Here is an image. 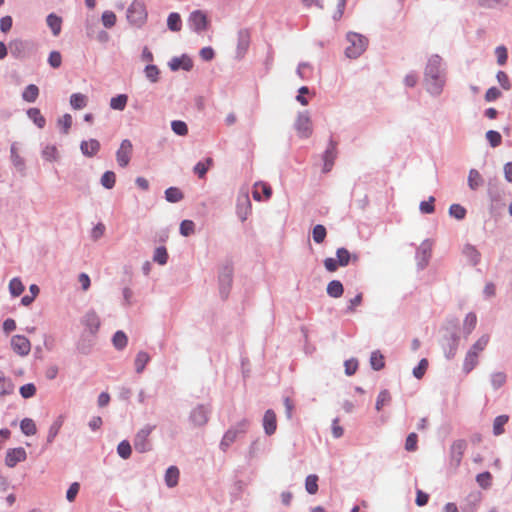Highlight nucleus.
Returning <instances> with one entry per match:
<instances>
[{"mask_svg":"<svg viewBox=\"0 0 512 512\" xmlns=\"http://www.w3.org/2000/svg\"><path fill=\"white\" fill-rule=\"evenodd\" d=\"M424 84L427 92L432 96H439L445 85V74L442 68V58L438 54L432 55L424 71Z\"/></svg>","mask_w":512,"mask_h":512,"instance_id":"nucleus-1","label":"nucleus"},{"mask_svg":"<svg viewBox=\"0 0 512 512\" xmlns=\"http://www.w3.org/2000/svg\"><path fill=\"white\" fill-rule=\"evenodd\" d=\"M347 41L350 43L345 49L346 57L350 59H357L367 49L368 39L362 34L356 32H349L346 35Z\"/></svg>","mask_w":512,"mask_h":512,"instance_id":"nucleus-2","label":"nucleus"},{"mask_svg":"<svg viewBox=\"0 0 512 512\" xmlns=\"http://www.w3.org/2000/svg\"><path fill=\"white\" fill-rule=\"evenodd\" d=\"M352 253L345 247H340L336 250L335 258H326L323 261L324 267L328 272H335L339 267H346L351 262Z\"/></svg>","mask_w":512,"mask_h":512,"instance_id":"nucleus-3","label":"nucleus"},{"mask_svg":"<svg viewBox=\"0 0 512 512\" xmlns=\"http://www.w3.org/2000/svg\"><path fill=\"white\" fill-rule=\"evenodd\" d=\"M147 18V12L142 0H134L127 10L128 21L137 27L144 24Z\"/></svg>","mask_w":512,"mask_h":512,"instance_id":"nucleus-4","label":"nucleus"},{"mask_svg":"<svg viewBox=\"0 0 512 512\" xmlns=\"http://www.w3.org/2000/svg\"><path fill=\"white\" fill-rule=\"evenodd\" d=\"M250 43L251 35L249 30L246 28L240 29L236 37V48L233 55V59L236 61L242 60L245 57L246 53L248 52Z\"/></svg>","mask_w":512,"mask_h":512,"instance_id":"nucleus-5","label":"nucleus"},{"mask_svg":"<svg viewBox=\"0 0 512 512\" xmlns=\"http://www.w3.org/2000/svg\"><path fill=\"white\" fill-rule=\"evenodd\" d=\"M460 336L457 332V321L453 324V330L449 332L443 339L442 347L445 353V357L450 360L456 355Z\"/></svg>","mask_w":512,"mask_h":512,"instance_id":"nucleus-6","label":"nucleus"},{"mask_svg":"<svg viewBox=\"0 0 512 512\" xmlns=\"http://www.w3.org/2000/svg\"><path fill=\"white\" fill-rule=\"evenodd\" d=\"M155 429L154 425H145L135 435L133 444L136 451L145 453L151 450V443L148 440L149 435Z\"/></svg>","mask_w":512,"mask_h":512,"instance_id":"nucleus-7","label":"nucleus"},{"mask_svg":"<svg viewBox=\"0 0 512 512\" xmlns=\"http://www.w3.org/2000/svg\"><path fill=\"white\" fill-rule=\"evenodd\" d=\"M337 145H338V142L336 140H334L333 137L331 136L328 141V146L322 155V159L324 162V164H323V172L324 173L330 172L334 165V162H335V159H336L337 153H338Z\"/></svg>","mask_w":512,"mask_h":512,"instance_id":"nucleus-8","label":"nucleus"},{"mask_svg":"<svg viewBox=\"0 0 512 512\" xmlns=\"http://www.w3.org/2000/svg\"><path fill=\"white\" fill-rule=\"evenodd\" d=\"M294 127L301 138H309L312 135L311 119L307 112L298 114Z\"/></svg>","mask_w":512,"mask_h":512,"instance_id":"nucleus-9","label":"nucleus"},{"mask_svg":"<svg viewBox=\"0 0 512 512\" xmlns=\"http://www.w3.org/2000/svg\"><path fill=\"white\" fill-rule=\"evenodd\" d=\"M81 323L86 327L90 336L95 337L100 328V317L95 310H88L83 316Z\"/></svg>","mask_w":512,"mask_h":512,"instance_id":"nucleus-10","label":"nucleus"},{"mask_svg":"<svg viewBox=\"0 0 512 512\" xmlns=\"http://www.w3.org/2000/svg\"><path fill=\"white\" fill-rule=\"evenodd\" d=\"M189 27L200 34L207 28V16L200 10L193 11L188 18Z\"/></svg>","mask_w":512,"mask_h":512,"instance_id":"nucleus-11","label":"nucleus"},{"mask_svg":"<svg viewBox=\"0 0 512 512\" xmlns=\"http://www.w3.org/2000/svg\"><path fill=\"white\" fill-rule=\"evenodd\" d=\"M251 209L252 204L248 193L245 192L240 194L237 198L236 214L242 222H244L248 218V215L251 213Z\"/></svg>","mask_w":512,"mask_h":512,"instance_id":"nucleus-12","label":"nucleus"},{"mask_svg":"<svg viewBox=\"0 0 512 512\" xmlns=\"http://www.w3.org/2000/svg\"><path fill=\"white\" fill-rule=\"evenodd\" d=\"M133 145L129 139H124L116 152V160L120 167H126L131 158Z\"/></svg>","mask_w":512,"mask_h":512,"instance_id":"nucleus-13","label":"nucleus"},{"mask_svg":"<svg viewBox=\"0 0 512 512\" xmlns=\"http://www.w3.org/2000/svg\"><path fill=\"white\" fill-rule=\"evenodd\" d=\"M11 347L15 353L23 357L30 353L31 343L23 335H14L11 338Z\"/></svg>","mask_w":512,"mask_h":512,"instance_id":"nucleus-14","label":"nucleus"},{"mask_svg":"<svg viewBox=\"0 0 512 512\" xmlns=\"http://www.w3.org/2000/svg\"><path fill=\"white\" fill-rule=\"evenodd\" d=\"M432 243L429 239L424 240L418 247L416 252V258L418 260V267L422 270L429 262L431 257Z\"/></svg>","mask_w":512,"mask_h":512,"instance_id":"nucleus-15","label":"nucleus"},{"mask_svg":"<svg viewBox=\"0 0 512 512\" xmlns=\"http://www.w3.org/2000/svg\"><path fill=\"white\" fill-rule=\"evenodd\" d=\"M27 453L24 448H12L8 449L5 456V464L9 468L15 467L19 462L25 461Z\"/></svg>","mask_w":512,"mask_h":512,"instance_id":"nucleus-16","label":"nucleus"},{"mask_svg":"<svg viewBox=\"0 0 512 512\" xmlns=\"http://www.w3.org/2000/svg\"><path fill=\"white\" fill-rule=\"evenodd\" d=\"M263 428L265 434L268 436L273 435L277 429V418L274 410L268 409L265 411L263 416Z\"/></svg>","mask_w":512,"mask_h":512,"instance_id":"nucleus-17","label":"nucleus"},{"mask_svg":"<svg viewBox=\"0 0 512 512\" xmlns=\"http://www.w3.org/2000/svg\"><path fill=\"white\" fill-rule=\"evenodd\" d=\"M252 195L256 201H261L262 198L268 200L272 196V188L268 183L257 182L254 184Z\"/></svg>","mask_w":512,"mask_h":512,"instance_id":"nucleus-18","label":"nucleus"},{"mask_svg":"<svg viewBox=\"0 0 512 512\" xmlns=\"http://www.w3.org/2000/svg\"><path fill=\"white\" fill-rule=\"evenodd\" d=\"M168 65L172 71H177L179 69L190 71L193 67V62L189 56L184 54L181 57H173L169 61Z\"/></svg>","mask_w":512,"mask_h":512,"instance_id":"nucleus-19","label":"nucleus"},{"mask_svg":"<svg viewBox=\"0 0 512 512\" xmlns=\"http://www.w3.org/2000/svg\"><path fill=\"white\" fill-rule=\"evenodd\" d=\"M503 196L504 191L502 189H500L497 185H492L491 183L489 184L488 197L491 202V209L505 205L503 202Z\"/></svg>","mask_w":512,"mask_h":512,"instance_id":"nucleus-20","label":"nucleus"},{"mask_svg":"<svg viewBox=\"0 0 512 512\" xmlns=\"http://www.w3.org/2000/svg\"><path fill=\"white\" fill-rule=\"evenodd\" d=\"M190 420L194 425L202 426L208 421V409L204 405L195 407L190 414Z\"/></svg>","mask_w":512,"mask_h":512,"instance_id":"nucleus-21","label":"nucleus"},{"mask_svg":"<svg viewBox=\"0 0 512 512\" xmlns=\"http://www.w3.org/2000/svg\"><path fill=\"white\" fill-rule=\"evenodd\" d=\"M10 160L15 169L22 175L25 174L26 164L23 157H21L17 150V143H12L10 146Z\"/></svg>","mask_w":512,"mask_h":512,"instance_id":"nucleus-22","label":"nucleus"},{"mask_svg":"<svg viewBox=\"0 0 512 512\" xmlns=\"http://www.w3.org/2000/svg\"><path fill=\"white\" fill-rule=\"evenodd\" d=\"M100 142L96 139L84 140L80 143V150L86 157L95 156L100 150Z\"/></svg>","mask_w":512,"mask_h":512,"instance_id":"nucleus-23","label":"nucleus"},{"mask_svg":"<svg viewBox=\"0 0 512 512\" xmlns=\"http://www.w3.org/2000/svg\"><path fill=\"white\" fill-rule=\"evenodd\" d=\"M462 254L472 266L478 265L481 261V253L472 244H465L462 249Z\"/></svg>","mask_w":512,"mask_h":512,"instance_id":"nucleus-24","label":"nucleus"},{"mask_svg":"<svg viewBox=\"0 0 512 512\" xmlns=\"http://www.w3.org/2000/svg\"><path fill=\"white\" fill-rule=\"evenodd\" d=\"M466 446H467V444L464 440H457L451 445V448H450L451 459H452V461H454L456 463V465L460 464V462L462 460V456L466 449Z\"/></svg>","mask_w":512,"mask_h":512,"instance_id":"nucleus-25","label":"nucleus"},{"mask_svg":"<svg viewBox=\"0 0 512 512\" xmlns=\"http://www.w3.org/2000/svg\"><path fill=\"white\" fill-rule=\"evenodd\" d=\"M180 471L176 466H170L167 468L164 476L165 484L169 488L177 486L179 481Z\"/></svg>","mask_w":512,"mask_h":512,"instance_id":"nucleus-26","label":"nucleus"},{"mask_svg":"<svg viewBox=\"0 0 512 512\" xmlns=\"http://www.w3.org/2000/svg\"><path fill=\"white\" fill-rule=\"evenodd\" d=\"M63 423H64V416L59 415L56 418V420L49 427L48 435H47V439H46V445H49L54 441V439L58 435Z\"/></svg>","mask_w":512,"mask_h":512,"instance_id":"nucleus-27","label":"nucleus"},{"mask_svg":"<svg viewBox=\"0 0 512 512\" xmlns=\"http://www.w3.org/2000/svg\"><path fill=\"white\" fill-rule=\"evenodd\" d=\"M478 364V354L474 352V350H468L466 353L464 362H463V371L468 374L470 373Z\"/></svg>","mask_w":512,"mask_h":512,"instance_id":"nucleus-28","label":"nucleus"},{"mask_svg":"<svg viewBox=\"0 0 512 512\" xmlns=\"http://www.w3.org/2000/svg\"><path fill=\"white\" fill-rule=\"evenodd\" d=\"M46 23L48 27L51 29L52 34L54 36H58L61 32L62 27V18L57 16L54 13H51L46 18Z\"/></svg>","mask_w":512,"mask_h":512,"instance_id":"nucleus-29","label":"nucleus"},{"mask_svg":"<svg viewBox=\"0 0 512 512\" xmlns=\"http://www.w3.org/2000/svg\"><path fill=\"white\" fill-rule=\"evenodd\" d=\"M327 294L332 298H339L344 293V287L341 281L332 280L328 283L326 288Z\"/></svg>","mask_w":512,"mask_h":512,"instance_id":"nucleus-30","label":"nucleus"},{"mask_svg":"<svg viewBox=\"0 0 512 512\" xmlns=\"http://www.w3.org/2000/svg\"><path fill=\"white\" fill-rule=\"evenodd\" d=\"M88 104V97L82 93H73L70 96V105L75 110L83 109Z\"/></svg>","mask_w":512,"mask_h":512,"instance_id":"nucleus-31","label":"nucleus"},{"mask_svg":"<svg viewBox=\"0 0 512 512\" xmlns=\"http://www.w3.org/2000/svg\"><path fill=\"white\" fill-rule=\"evenodd\" d=\"M150 361V356L145 351H139L136 355L134 365L136 373L140 374L144 371L146 365Z\"/></svg>","mask_w":512,"mask_h":512,"instance_id":"nucleus-32","label":"nucleus"},{"mask_svg":"<svg viewBox=\"0 0 512 512\" xmlns=\"http://www.w3.org/2000/svg\"><path fill=\"white\" fill-rule=\"evenodd\" d=\"M371 368L375 371H380L385 367V360L383 354L379 351H373L370 356Z\"/></svg>","mask_w":512,"mask_h":512,"instance_id":"nucleus-33","label":"nucleus"},{"mask_svg":"<svg viewBox=\"0 0 512 512\" xmlns=\"http://www.w3.org/2000/svg\"><path fill=\"white\" fill-rule=\"evenodd\" d=\"M483 184V178L476 169H471L468 175V186L471 190H477Z\"/></svg>","mask_w":512,"mask_h":512,"instance_id":"nucleus-34","label":"nucleus"},{"mask_svg":"<svg viewBox=\"0 0 512 512\" xmlns=\"http://www.w3.org/2000/svg\"><path fill=\"white\" fill-rule=\"evenodd\" d=\"M509 421V416L506 414L499 415L494 419L493 422V434L500 436L504 433V426Z\"/></svg>","mask_w":512,"mask_h":512,"instance_id":"nucleus-35","label":"nucleus"},{"mask_svg":"<svg viewBox=\"0 0 512 512\" xmlns=\"http://www.w3.org/2000/svg\"><path fill=\"white\" fill-rule=\"evenodd\" d=\"M183 198V192L177 187H169L165 190V199L170 203H177Z\"/></svg>","mask_w":512,"mask_h":512,"instance_id":"nucleus-36","label":"nucleus"},{"mask_svg":"<svg viewBox=\"0 0 512 512\" xmlns=\"http://www.w3.org/2000/svg\"><path fill=\"white\" fill-rule=\"evenodd\" d=\"M128 96L126 94H119L110 99V108L117 111H123L127 105Z\"/></svg>","mask_w":512,"mask_h":512,"instance_id":"nucleus-37","label":"nucleus"},{"mask_svg":"<svg viewBox=\"0 0 512 512\" xmlns=\"http://www.w3.org/2000/svg\"><path fill=\"white\" fill-rule=\"evenodd\" d=\"M14 385L12 381L7 378L2 371H0V396H6L13 392Z\"/></svg>","mask_w":512,"mask_h":512,"instance_id":"nucleus-38","label":"nucleus"},{"mask_svg":"<svg viewBox=\"0 0 512 512\" xmlns=\"http://www.w3.org/2000/svg\"><path fill=\"white\" fill-rule=\"evenodd\" d=\"M38 95L39 88L34 84H30L24 89L22 93V98L26 102L33 103L38 98Z\"/></svg>","mask_w":512,"mask_h":512,"instance_id":"nucleus-39","label":"nucleus"},{"mask_svg":"<svg viewBox=\"0 0 512 512\" xmlns=\"http://www.w3.org/2000/svg\"><path fill=\"white\" fill-rule=\"evenodd\" d=\"M144 74L146 79L151 83H157L159 81L160 70L156 65H146L144 68Z\"/></svg>","mask_w":512,"mask_h":512,"instance_id":"nucleus-40","label":"nucleus"},{"mask_svg":"<svg viewBox=\"0 0 512 512\" xmlns=\"http://www.w3.org/2000/svg\"><path fill=\"white\" fill-rule=\"evenodd\" d=\"M27 116L31 119L35 125L39 128H43L46 124L45 118L41 115L38 108H30L27 110Z\"/></svg>","mask_w":512,"mask_h":512,"instance_id":"nucleus-41","label":"nucleus"},{"mask_svg":"<svg viewBox=\"0 0 512 512\" xmlns=\"http://www.w3.org/2000/svg\"><path fill=\"white\" fill-rule=\"evenodd\" d=\"M478 5L486 9L504 8L509 5V0H478Z\"/></svg>","mask_w":512,"mask_h":512,"instance_id":"nucleus-42","label":"nucleus"},{"mask_svg":"<svg viewBox=\"0 0 512 512\" xmlns=\"http://www.w3.org/2000/svg\"><path fill=\"white\" fill-rule=\"evenodd\" d=\"M9 46L11 49V54L14 57L18 58L25 52V50L28 46V43L23 40H14V41L10 42Z\"/></svg>","mask_w":512,"mask_h":512,"instance_id":"nucleus-43","label":"nucleus"},{"mask_svg":"<svg viewBox=\"0 0 512 512\" xmlns=\"http://www.w3.org/2000/svg\"><path fill=\"white\" fill-rule=\"evenodd\" d=\"M167 26H168L169 30H171L173 32L180 31L181 27H182V21H181L180 15L176 12L170 13L167 18Z\"/></svg>","mask_w":512,"mask_h":512,"instance_id":"nucleus-44","label":"nucleus"},{"mask_svg":"<svg viewBox=\"0 0 512 512\" xmlns=\"http://www.w3.org/2000/svg\"><path fill=\"white\" fill-rule=\"evenodd\" d=\"M20 429L22 433L25 434L26 436L35 435L37 432L35 422L30 418H24L20 422Z\"/></svg>","mask_w":512,"mask_h":512,"instance_id":"nucleus-45","label":"nucleus"},{"mask_svg":"<svg viewBox=\"0 0 512 512\" xmlns=\"http://www.w3.org/2000/svg\"><path fill=\"white\" fill-rule=\"evenodd\" d=\"M327 236V230L324 225L317 224L312 229V238L316 244H321L324 242Z\"/></svg>","mask_w":512,"mask_h":512,"instance_id":"nucleus-46","label":"nucleus"},{"mask_svg":"<svg viewBox=\"0 0 512 512\" xmlns=\"http://www.w3.org/2000/svg\"><path fill=\"white\" fill-rule=\"evenodd\" d=\"M24 285L20 278L15 277L9 282V292L13 297H18L24 292Z\"/></svg>","mask_w":512,"mask_h":512,"instance_id":"nucleus-47","label":"nucleus"},{"mask_svg":"<svg viewBox=\"0 0 512 512\" xmlns=\"http://www.w3.org/2000/svg\"><path fill=\"white\" fill-rule=\"evenodd\" d=\"M128 342V338L123 331H117L112 338V343L117 350H123Z\"/></svg>","mask_w":512,"mask_h":512,"instance_id":"nucleus-48","label":"nucleus"},{"mask_svg":"<svg viewBox=\"0 0 512 512\" xmlns=\"http://www.w3.org/2000/svg\"><path fill=\"white\" fill-rule=\"evenodd\" d=\"M305 489L311 495L317 493V491H318V476L317 475L310 474L306 477Z\"/></svg>","mask_w":512,"mask_h":512,"instance_id":"nucleus-49","label":"nucleus"},{"mask_svg":"<svg viewBox=\"0 0 512 512\" xmlns=\"http://www.w3.org/2000/svg\"><path fill=\"white\" fill-rule=\"evenodd\" d=\"M466 214L467 210L460 204H452L449 207V215L456 220H463Z\"/></svg>","mask_w":512,"mask_h":512,"instance_id":"nucleus-50","label":"nucleus"},{"mask_svg":"<svg viewBox=\"0 0 512 512\" xmlns=\"http://www.w3.org/2000/svg\"><path fill=\"white\" fill-rule=\"evenodd\" d=\"M153 261L159 265H165L168 261L167 249L164 246H159L155 249Z\"/></svg>","mask_w":512,"mask_h":512,"instance_id":"nucleus-51","label":"nucleus"},{"mask_svg":"<svg viewBox=\"0 0 512 512\" xmlns=\"http://www.w3.org/2000/svg\"><path fill=\"white\" fill-rule=\"evenodd\" d=\"M101 185L106 189H112L115 186L116 175L113 171H106L101 179Z\"/></svg>","mask_w":512,"mask_h":512,"instance_id":"nucleus-52","label":"nucleus"},{"mask_svg":"<svg viewBox=\"0 0 512 512\" xmlns=\"http://www.w3.org/2000/svg\"><path fill=\"white\" fill-rule=\"evenodd\" d=\"M476 324H477L476 314L473 312L468 313L464 320V325H463L464 332L467 335L470 334L473 331V329L476 327Z\"/></svg>","mask_w":512,"mask_h":512,"instance_id":"nucleus-53","label":"nucleus"},{"mask_svg":"<svg viewBox=\"0 0 512 512\" xmlns=\"http://www.w3.org/2000/svg\"><path fill=\"white\" fill-rule=\"evenodd\" d=\"M391 401L390 392L387 389H383L379 392L375 408L377 411H380L382 407Z\"/></svg>","mask_w":512,"mask_h":512,"instance_id":"nucleus-54","label":"nucleus"},{"mask_svg":"<svg viewBox=\"0 0 512 512\" xmlns=\"http://www.w3.org/2000/svg\"><path fill=\"white\" fill-rule=\"evenodd\" d=\"M478 485L483 489H488L492 485V475L490 472L485 471L476 476Z\"/></svg>","mask_w":512,"mask_h":512,"instance_id":"nucleus-55","label":"nucleus"},{"mask_svg":"<svg viewBox=\"0 0 512 512\" xmlns=\"http://www.w3.org/2000/svg\"><path fill=\"white\" fill-rule=\"evenodd\" d=\"M117 453L122 459H128L132 453L130 443L127 440L121 441L117 446Z\"/></svg>","mask_w":512,"mask_h":512,"instance_id":"nucleus-56","label":"nucleus"},{"mask_svg":"<svg viewBox=\"0 0 512 512\" xmlns=\"http://www.w3.org/2000/svg\"><path fill=\"white\" fill-rule=\"evenodd\" d=\"M428 360L426 358H422L418 365L416 367L413 368V376L416 378V379H422L423 376L425 375L426 373V370L428 368Z\"/></svg>","mask_w":512,"mask_h":512,"instance_id":"nucleus-57","label":"nucleus"},{"mask_svg":"<svg viewBox=\"0 0 512 512\" xmlns=\"http://www.w3.org/2000/svg\"><path fill=\"white\" fill-rule=\"evenodd\" d=\"M486 139L491 147L496 148L502 143V136L498 131L489 130L486 132Z\"/></svg>","mask_w":512,"mask_h":512,"instance_id":"nucleus-58","label":"nucleus"},{"mask_svg":"<svg viewBox=\"0 0 512 512\" xmlns=\"http://www.w3.org/2000/svg\"><path fill=\"white\" fill-rule=\"evenodd\" d=\"M172 131L179 136H185L188 133V126L184 121L174 120L171 122Z\"/></svg>","mask_w":512,"mask_h":512,"instance_id":"nucleus-59","label":"nucleus"},{"mask_svg":"<svg viewBox=\"0 0 512 512\" xmlns=\"http://www.w3.org/2000/svg\"><path fill=\"white\" fill-rule=\"evenodd\" d=\"M506 382V374L504 372H495L491 375V385L494 390L501 388Z\"/></svg>","mask_w":512,"mask_h":512,"instance_id":"nucleus-60","label":"nucleus"},{"mask_svg":"<svg viewBox=\"0 0 512 512\" xmlns=\"http://www.w3.org/2000/svg\"><path fill=\"white\" fill-rule=\"evenodd\" d=\"M42 156L47 161H50V162L56 161L59 156L58 150L53 145H47L42 151Z\"/></svg>","mask_w":512,"mask_h":512,"instance_id":"nucleus-61","label":"nucleus"},{"mask_svg":"<svg viewBox=\"0 0 512 512\" xmlns=\"http://www.w3.org/2000/svg\"><path fill=\"white\" fill-rule=\"evenodd\" d=\"M212 164V159L207 158L206 162H198L194 166V172L198 175L199 178H203L207 173L209 166Z\"/></svg>","mask_w":512,"mask_h":512,"instance_id":"nucleus-62","label":"nucleus"},{"mask_svg":"<svg viewBox=\"0 0 512 512\" xmlns=\"http://www.w3.org/2000/svg\"><path fill=\"white\" fill-rule=\"evenodd\" d=\"M195 231V224L193 221L191 220H183L181 223H180V234L182 236H189L191 234H193Z\"/></svg>","mask_w":512,"mask_h":512,"instance_id":"nucleus-63","label":"nucleus"},{"mask_svg":"<svg viewBox=\"0 0 512 512\" xmlns=\"http://www.w3.org/2000/svg\"><path fill=\"white\" fill-rule=\"evenodd\" d=\"M101 21L106 28H112L116 24V15L112 11H105L102 14Z\"/></svg>","mask_w":512,"mask_h":512,"instance_id":"nucleus-64","label":"nucleus"}]
</instances>
